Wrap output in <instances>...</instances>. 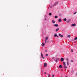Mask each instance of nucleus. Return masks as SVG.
I'll return each instance as SVG.
<instances>
[{
	"instance_id": "f257e3e1",
	"label": "nucleus",
	"mask_w": 77,
	"mask_h": 77,
	"mask_svg": "<svg viewBox=\"0 0 77 77\" xmlns=\"http://www.w3.org/2000/svg\"><path fill=\"white\" fill-rule=\"evenodd\" d=\"M58 3V2H56L54 5V6H56V5H57Z\"/></svg>"
},
{
	"instance_id": "f03ea898",
	"label": "nucleus",
	"mask_w": 77,
	"mask_h": 77,
	"mask_svg": "<svg viewBox=\"0 0 77 77\" xmlns=\"http://www.w3.org/2000/svg\"><path fill=\"white\" fill-rule=\"evenodd\" d=\"M44 66L45 68L47 66V63H44Z\"/></svg>"
},
{
	"instance_id": "7ed1b4c3",
	"label": "nucleus",
	"mask_w": 77,
	"mask_h": 77,
	"mask_svg": "<svg viewBox=\"0 0 77 77\" xmlns=\"http://www.w3.org/2000/svg\"><path fill=\"white\" fill-rule=\"evenodd\" d=\"M54 26L55 27H58V26H59V25L57 24H55L54 25Z\"/></svg>"
},
{
	"instance_id": "20e7f679",
	"label": "nucleus",
	"mask_w": 77,
	"mask_h": 77,
	"mask_svg": "<svg viewBox=\"0 0 77 77\" xmlns=\"http://www.w3.org/2000/svg\"><path fill=\"white\" fill-rule=\"evenodd\" d=\"M41 56L42 57V58H43V59H44V56H43V54H42V53H41Z\"/></svg>"
},
{
	"instance_id": "39448f33",
	"label": "nucleus",
	"mask_w": 77,
	"mask_h": 77,
	"mask_svg": "<svg viewBox=\"0 0 77 77\" xmlns=\"http://www.w3.org/2000/svg\"><path fill=\"white\" fill-rule=\"evenodd\" d=\"M64 60V59H63V58H61V62H63Z\"/></svg>"
},
{
	"instance_id": "423d86ee",
	"label": "nucleus",
	"mask_w": 77,
	"mask_h": 77,
	"mask_svg": "<svg viewBox=\"0 0 77 77\" xmlns=\"http://www.w3.org/2000/svg\"><path fill=\"white\" fill-rule=\"evenodd\" d=\"M76 26V25L75 24V23H74V24H72L71 25V26Z\"/></svg>"
},
{
	"instance_id": "0eeeda50",
	"label": "nucleus",
	"mask_w": 77,
	"mask_h": 77,
	"mask_svg": "<svg viewBox=\"0 0 77 77\" xmlns=\"http://www.w3.org/2000/svg\"><path fill=\"white\" fill-rule=\"evenodd\" d=\"M62 65H60L59 66V68H62Z\"/></svg>"
},
{
	"instance_id": "6e6552de",
	"label": "nucleus",
	"mask_w": 77,
	"mask_h": 77,
	"mask_svg": "<svg viewBox=\"0 0 77 77\" xmlns=\"http://www.w3.org/2000/svg\"><path fill=\"white\" fill-rule=\"evenodd\" d=\"M59 22H61L62 21V19H59L58 20Z\"/></svg>"
},
{
	"instance_id": "1a4fd4ad",
	"label": "nucleus",
	"mask_w": 77,
	"mask_h": 77,
	"mask_svg": "<svg viewBox=\"0 0 77 77\" xmlns=\"http://www.w3.org/2000/svg\"><path fill=\"white\" fill-rule=\"evenodd\" d=\"M45 45V43H43L42 44V46L43 47H44Z\"/></svg>"
},
{
	"instance_id": "9d476101",
	"label": "nucleus",
	"mask_w": 77,
	"mask_h": 77,
	"mask_svg": "<svg viewBox=\"0 0 77 77\" xmlns=\"http://www.w3.org/2000/svg\"><path fill=\"white\" fill-rule=\"evenodd\" d=\"M59 30V28H57L56 30V32H58V30Z\"/></svg>"
},
{
	"instance_id": "9b49d317",
	"label": "nucleus",
	"mask_w": 77,
	"mask_h": 77,
	"mask_svg": "<svg viewBox=\"0 0 77 77\" xmlns=\"http://www.w3.org/2000/svg\"><path fill=\"white\" fill-rule=\"evenodd\" d=\"M52 23H55V21H54V20H52Z\"/></svg>"
},
{
	"instance_id": "f8f14e48",
	"label": "nucleus",
	"mask_w": 77,
	"mask_h": 77,
	"mask_svg": "<svg viewBox=\"0 0 77 77\" xmlns=\"http://www.w3.org/2000/svg\"><path fill=\"white\" fill-rule=\"evenodd\" d=\"M48 37H46L45 39H46V40H48Z\"/></svg>"
},
{
	"instance_id": "ddd939ff",
	"label": "nucleus",
	"mask_w": 77,
	"mask_h": 77,
	"mask_svg": "<svg viewBox=\"0 0 77 77\" xmlns=\"http://www.w3.org/2000/svg\"><path fill=\"white\" fill-rule=\"evenodd\" d=\"M67 37H68V38H71V35H68L67 36Z\"/></svg>"
},
{
	"instance_id": "4468645a",
	"label": "nucleus",
	"mask_w": 77,
	"mask_h": 77,
	"mask_svg": "<svg viewBox=\"0 0 77 77\" xmlns=\"http://www.w3.org/2000/svg\"><path fill=\"white\" fill-rule=\"evenodd\" d=\"M51 15H52V14H51V13H49V15L50 16H51Z\"/></svg>"
},
{
	"instance_id": "2eb2a0df",
	"label": "nucleus",
	"mask_w": 77,
	"mask_h": 77,
	"mask_svg": "<svg viewBox=\"0 0 77 77\" xmlns=\"http://www.w3.org/2000/svg\"><path fill=\"white\" fill-rule=\"evenodd\" d=\"M63 65H64V66H66V63H65V62H63Z\"/></svg>"
},
{
	"instance_id": "dca6fc26",
	"label": "nucleus",
	"mask_w": 77,
	"mask_h": 77,
	"mask_svg": "<svg viewBox=\"0 0 77 77\" xmlns=\"http://www.w3.org/2000/svg\"><path fill=\"white\" fill-rule=\"evenodd\" d=\"M55 18H57V16H55L54 17Z\"/></svg>"
},
{
	"instance_id": "f3484780",
	"label": "nucleus",
	"mask_w": 77,
	"mask_h": 77,
	"mask_svg": "<svg viewBox=\"0 0 77 77\" xmlns=\"http://www.w3.org/2000/svg\"><path fill=\"white\" fill-rule=\"evenodd\" d=\"M54 36L55 37H56L57 36V34H54Z\"/></svg>"
},
{
	"instance_id": "a211bd4d",
	"label": "nucleus",
	"mask_w": 77,
	"mask_h": 77,
	"mask_svg": "<svg viewBox=\"0 0 77 77\" xmlns=\"http://www.w3.org/2000/svg\"><path fill=\"white\" fill-rule=\"evenodd\" d=\"M77 37H75L74 38V40H77Z\"/></svg>"
},
{
	"instance_id": "6ab92c4d",
	"label": "nucleus",
	"mask_w": 77,
	"mask_h": 77,
	"mask_svg": "<svg viewBox=\"0 0 77 77\" xmlns=\"http://www.w3.org/2000/svg\"><path fill=\"white\" fill-rule=\"evenodd\" d=\"M74 70H72L71 72V73H74Z\"/></svg>"
},
{
	"instance_id": "aec40b11",
	"label": "nucleus",
	"mask_w": 77,
	"mask_h": 77,
	"mask_svg": "<svg viewBox=\"0 0 77 77\" xmlns=\"http://www.w3.org/2000/svg\"><path fill=\"white\" fill-rule=\"evenodd\" d=\"M64 21H66V18H65L64 19H63Z\"/></svg>"
},
{
	"instance_id": "412c9836",
	"label": "nucleus",
	"mask_w": 77,
	"mask_h": 77,
	"mask_svg": "<svg viewBox=\"0 0 77 77\" xmlns=\"http://www.w3.org/2000/svg\"><path fill=\"white\" fill-rule=\"evenodd\" d=\"M54 77V75H52V77Z\"/></svg>"
},
{
	"instance_id": "4be33fe9",
	"label": "nucleus",
	"mask_w": 77,
	"mask_h": 77,
	"mask_svg": "<svg viewBox=\"0 0 77 77\" xmlns=\"http://www.w3.org/2000/svg\"><path fill=\"white\" fill-rule=\"evenodd\" d=\"M71 62H73V60H71Z\"/></svg>"
},
{
	"instance_id": "5701e85b",
	"label": "nucleus",
	"mask_w": 77,
	"mask_h": 77,
	"mask_svg": "<svg viewBox=\"0 0 77 77\" xmlns=\"http://www.w3.org/2000/svg\"><path fill=\"white\" fill-rule=\"evenodd\" d=\"M71 52H72V53L73 52V50L71 49Z\"/></svg>"
},
{
	"instance_id": "b1692460",
	"label": "nucleus",
	"mask_w": 77,
	"mask_h": 77,
	"mask_svg": "<svg viewBox=\"0 0 77 77\" xmlns=\"http://www.w3.org/2000/svg\"><path fill=\"white\" fill-rule=\"evenodd\" d=\"M64 68H67V67L66 66H64Z\"/></svg>"
},
{
	"instance_id": "393cba45",
	"label": "nucleus",
	"mask_w": 77,
	"mask_h": 77,
	"mask_svg": "<svg viewBox=\"0 0 77 77\" xmlns=\"http://www.w3.org/2000/svg\"><path fill=\"white\" fill-rule=\"evenodd\" d=\"M60 37L61 38H63V35H61L60 36Z\"/></svg>"
},
{
	"instance_id": "a878e982",
	"label": "nucleus",
	"mask_w": 77,
	"mask_h": 77,
	"mask_svg": "<svg viewBox=\"0 0 77 77\" xmlns=\"http://www.w3.org/2000/svg\"><path fill=\"white\" fill-rule=\"evenodd\" d=\"M52 59H55V58L54 57H52Z\"/></svg>"
},
{
	"instance_id": "bb28decb",
	"label": "nucleus",
	"mask_w": 77,
	"mask_h": 77,
	"mask_svg": "<svg viewBox=\"0 0 77 77\" xmlns=\"http://www.w3.org/2000/svg\"><path fill=\"white\" fill-rule=\"evenodd\" d=\"M67 65H69V63H68V62H67Z\"/></svg>"
},
{
	"instance_id": "cd10ccee",
	"label": "nucleus",
	"mask_w": 77,
	"mask_h": 77,
	"mask_svg": "<svg viewBox=\"0 0 77 77\" xmlns=\"http://www.w3.org/2000/svg\"><path fill=\"white\" fill-rule=\"evenodd\" d=\"M46 56H48V54H46L45 55Z\"/></svg>"
},
{
	"instance_id": "c85d7f7f",
	"label": "nucleus",
	"mask_w": 77,
	"mask_h": 77,
	"mask_svg": "<svg viewBox=\"0 0 77 77\" xmlns=\"http://www.w3.org/2000/svg\"><path fill=\"white\" fill-rule=\"evenodd\" d=\"M76 13H77V12H75V13H74V14H76Z\"/></svg>"
},
{
	"instance_id": "c756f323",
	"label": "nucleus",
	"mask_w": 77,
	"mask_h": 77,
	"mask_svg": "<svg viewBox=\"0 0 77 77\" xmlns=\"http://www.w3.org/2000/svg\"><path fill=\"white\" fill-rule=\"evenodd\" d=\"M69 20H68L67 21V23H69Z\"/></svg>"
},
{
	"instance_id": "7c9ffc66",
	"label": "nucleus",
	"mask_w": 77,
	"mask_h": 77,
	"mask_svg": "<svg viewBox=\"0 0 77 77\" xmlns=\"http://www.w3.org/2000/svg\"><path fill=\"white\" fill-rule=\"evenodd\" d=\"M61 34H59V36H61Z\"/></svg>"
},
{
	"instance_id": "2f4dec72",
	"label": "nucleus",
	"mask_w": 77,
	"mask_h": 77,
	"mask_svg": "<svg viewBox=\"0 0 77 77\" xmlns=\"http://www.w3.org/2000/svg\"><path fill=\"white\" fill-rule=\"evenodd\" d=\"M48 77H50V75H48Z\"/></svg>"
},
{
	"instance_id": "473e14b6",
	"label": "nucleus",
	"mask_w": 77,
	"mask_h": 77,
	"mask_svg": "<svg viewBox=\"0 0 77 77\" xmlns=\"http://www.w3.org/2000/svg\"><path fill=\"white\" fill-rule=\"evenodd\" d=\"M47 74V72H45V74Z\"/></svg>"
},
{
	"instance_id": "72a5a7b5",
	"label": "nucleus",
	"mask_w": 77,
	"mask_h": 77,
	"mask_svg": "<svg viewBox=\"0 0 77 77\" xmlns=\"http://www.w3.org/2000/svg\"><path fill=\"white\" fill-rule=\"evenodd\" d=\"M66 60H68V58H66Z\"/></svg>"
},
{
	"instance_id": "f704fd0d",
	"label": "nucleus",
	"mask_w": 77,
	"mask_h": 77,
	"mask_svg": "<svg viewBox=\"0 0 77 77\" xmlns=\"http://www.w3.org/2000/svg\"><path fill=\"white\" fill-rule=\"evenodd\" d=\"M77 75V72L76 73V74H75V75Z\"/></svg>"
},
{
	"instance_id": "c9c22d12",
	"label": "nucleus",
	"mask_w": 77,
	"mask_h": 77,
	"mask_svg": "<svg viewBox=\"0 0 77 77\" xmlns=\"http://www.w3.org/2000/svg\"><path fill=\"white\" fill-rule=\"evenodd\" d=\"M55 61L56 62H57V60H55Z\"/></svg>"
},
{
	"instance_id": "e433bc0d",
	"label": "nucleus",
	"mask_w": 77,
	"mask_h": 77,
	"mask_svg": "<svg viewBox=\"0 0 77 77\" xmlns=\"http://www.w3.org/2000/svg\"><path fill=\"white\" fill-rule=\"evenodd\" d=\"M45 43H46V40H45Z\"/></svg>"
},
{
	"instance_id": "4c0bfd02",
	"label": "nucleus",
	"mask_w": 77,
	"mask_h": 77,
	"mask_svg": "<svg viewBox=\"0 0 77 77\" xmlns=\"http://www.w3.org/2000/svg\"><path fill=\"white\" fill-rule=\"evenodd\" d=\"M45 20H47V19H46V18L45 19Z\"/></svg>"
},
{
	"instance_id": "58836bf2",
	"label": "nucleus",
	"mask_w": 77,
	"mask_h": 77,
	"mask_svg": "<svg viewBox=\"0 0 77 77\" xmlns=\"http://www.w3.org/2000/svg\"><path fill=\"white\" fill-rule=\"evenodd\" d=\"M67 62H68V60L67 61Z\"/></svg>"
},
{
	"instance_id": "ea45409f",
	"label": "nucleus",
	"mask_w": 77,
	"mask_h": 77,
	"mask_svg": "<svg viewBox=\"0 0 77 77\" xmlns=\"http://www.w3.org/2000/svg\"><path fill=\"white\" fill-rule=\"evenodd\" d=\"M66 77H68V76H66Z\"/></svg>"
},
{
	"instance_id": "a19ab883",
	"label": "nucleus",
	"mask_w": 77,
	"mask_h": 77,
	"mask_svg": "<svg viewBox=\"0 0 77 77\" xmlns=\"http://www.w3.org/2000/svg\"><path fill=\"white\" fill-rule=\"evenodd\" d=\"M57 37H59V36H57Z\"/></svg>"
},
{
	"instance_id": "79ce46f5",
	"label": "nucleus",
	"mask_w": 77,
	"mask_h": 77,
	"mask_svg": "<svg viewBox=\"0 0 77 77\" xmlns=\"http://www.w3.org/2000/svg\"><path fill=\"white\" fill-rule=\"evenodd\" d=\"M61 77H62V76H61Z\"/></svg>"
},
{
	"instance_id": "37998d69",
	"label": "nucleus",
	"mask_w": 77,
	"mask_h": 77,
	"mask_svg": "<svg viewBox=\"0 0 77 77\" xmlns=\"http://www.w3.org/2000/svg\"><path fill=\"white\" fill-rule=\"evenodd\" d=\"M46 52H47V51H46Z\"/></svg>"
},
{
	"instance_id": "c03bdc74",
	"label": "nucleus",
	"mask_w": 77,
	"mask_h": 77,
	"mask_svg": "<svg viewBox=\"0 0 77 77\" xmlns=\"http://www.w3.org/2000/svg\"><path fill=\"white\" fill-rule=\"evenodd\" d=\"M51 41H53V40H52Z\"/></svg>"
}]
</instances>
